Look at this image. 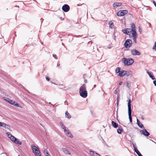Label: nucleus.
Wrapping results in <instances>:
<instances>
[{
	"instance_id": "1",
	"label": "nucleus",
	"mask_w": 156,
	"mask_h": 156,
	"mask_svg": "<svg viewBox=\"0 0 156 156\" xmlns=\"http://www.w3.org/2000/svg\"><path fill=\"white\" fill-rule=\"evenodd\" d=\"M31 147L33 152L36 156H41V154L40 151L37 147L32 144L31 145Z\"/></svg>"
},
{
	"instance_id": "2",
	"label": "nucleus",
	"mask_w": 156,
	"mask_h": 156,
	"mask_svg": "<svg viewBox=\"0 0 156 156\" xmlns=\"http://www.w3.org/2000/svg\"><path fill=\"white\" fill-rule=\"evenodd\" d=\"M131 101L129 99L128 101V113L129 117V119L130 122H132V118L131 116Z\"/></svg>"
},
{
	"instance_id": "3",
	"label": "nucleus",
	"mask_w": 156,
	"mask_h": 156,
	"mask_svg": "<svg viewBox=\"0 0 156 156\" xmlns=\"http://www.w3.org/2000/svg\"><path fill=\"white\" fill-rule=\"evenodd\" d=\"M122 61L125 65L129 66L132 65L134 62V60L130 58L128 59L127 58H123Z\"/></svg>"
},
{
	"instance_id": "4",
	"label": "nucleus",
	"mask_w": 156,
	"mask_h": 156,
	"mask_svg": "<svg viewBox=\"0 0 156 156\" xmlns=\"http://www.w3.org/2000/svg\"><path fill=\"white\" fill-rule=\"evenodd\" d=\"M122 31L124 34L129 35L130 36V37H132V35H131V34H132V35H133V33H134V32H136L135 30H134L132 29L131 28L125 29L122 30Z\"/></svg>"
},
{
	"instance_id": "5",
	"label": "nucleus",
	"mask_w": 156,
	"mask_h": 156,
	"mask_svg": "<svg viewBox=\"0 0 156 156\" xmlns=\"http://www.w3.org/2000/svg\"><path fill=\"white\" fill-rule=\"evenodd\" d=\"M124 45L126 48H129L132 45V42L130 39H127L124 43Z\"/></svg>"
},
{
	"instance_id": "6",
	"label": "nucleus",
	"mask_w": 156,
	"mask_h": 156,
	"mask_svg": "<svg viewBox=\"0 0 156 156\" xmlns=\"http://www.w3.org/2000/svg\"><path fill=\"white\" fill-rule=\"evenodd\" d=\"M128 12V11L126 10H120L117 13V15L119 16H121L126 14Z\"/></svg>"
},
{
	"instance_id": "7",
	"label": "nucleus",
	"mask_w": 156,
	"mask_h": 156,
	"mask_svg": "<svg viewBox=\"0 0 156 156\" xmlns=\"http://www.w3.org/2000/svg\"><path fill=\"white\" fill-rule=\"evenodd\" d=\"M129 75L130 73L128 71L125 70L121 71L120 73H119L118 74L119 76L122 77L125 75L128 76Z\"/></svg>"
},
{
	"instance_id": "8",
	"label": "nucleus",
	"mask_w": 156,
	"mask_h": 156,
	"mask_svg": "<svg viewBox=\"0 0 156 156\" xmlns=\"http://www.w3.org/2000/svg\"><path fill=\"white\" fill-rule=\"evenodd\" d=\"M62 9L64 12H66L69 10L70 7L68 5L65 4L62 6Z\"/></svg>"
},
{
	"instance_id": "9",
	"label": "nucleus",
	"mask_w": 156,
	"mask_h": 156,
	"mask_svg": "<svg viewBox=\"0 0 156 156\" xmlns=\"http://www.w3.org/2000/svg\"><path fill=\"white\" fill-rule=\"evenodd\" d=\"M140 132L141 134L146 136H148L150 135L149 133L145 129L141 130Z\"/></svg>"
},
{
	"instance_id": "10",
	"label": "nucleus",
	"mask_w": 156,
	"mask_h": 156,
	"mask_svg": "<svg viewBox=\"0 0 156 156\" xmlns=\"http://www.w3.org/2000/svg\"><path fill=\"white\" fill-rule=\"evenodd\" d=\"M80 96L83 98H86L87 95V91L86 90L80 92Z\"/></svg>"
},
{
	"instance_id": "11",
	"label": "nucleus",
	"mask_w": 156,
	"mask_h": 156,
	"mask_svg": "<svg viewBox=\"0 0 156 156\" xmlns=\"http://www.w3.org/2000/svg\"><path fill=\"white\" fill-rule=\"evenodd\" d=\"M0 126L4 128L5 129H9L10 128V126L5 123L0 122Z\"/></svg>"
},
{
	"instance_id": "12",
	"label": "nucleus",
	"mask_w": 156,
	"mask_h": 156,
	"mask_svg": "<svg viewBox=\"0 0 156 156\" xmlns=\"http://www.w3.org/2000/svg\"><path fill=\"white\" fill-rule=\"evenodd\" d=\"M132 54L133 55H140V53L136 49H133L131 50Z\"/></svg>"
},
{
	"instance_id": "13",
	"label": "nucleus",
	"mask_w": 156,
	"mask_h": 156,
	"mask_svg": "<svg viewBox=\"0 0 156 156\" xmlns=\"http://www.w3.org/2000/svg\"><path fill=\"white\" fill-rule=\"evenodd\" d=\"M86 84H83L82 86L80 87L79 90V92H81L82 91H84L86 90Z\"/></svg>"
},
{
	"instance_id": "14",
	"label": "nucleus",
	"mask_w": 156,
	"mask_h": 156,
	"mask_svg": "<svg viewBox=\"0 0 156 156\" xmlns=\"http://www.w3.org/2000/svg\"><path fill=\"white\" fill-rule=\"evenodd\" d=\"M133 33V35H132V36L133 37V40L135 43H136V38H137V34L136 32H134Z\"/></svg>"
},
{
	"instance_id": "15",
	"label": "nucleus",
	"mask_w": 156,
	"mask_h": 156,
	"mask_svg": "<svg viewBox=\"0 0 156 156\" xmlns=\"http://www.w3.org/2000/svg\"><path fill=\"white\" fill-rule=\"evenodd\" d=\"M137 124L138 126L140 128L144 129V125L140 122V121L138 119H137Z\"/></svg>"
},
{
	"instance_id": "16",
	"label": "nucleus",
	"mask_w": 156,
	"mask_h": 156,
	"mask_svg": "<svg viewBox=\"0 0 156 156\" xmlns=\"http://www.w3.org/2000/svg\"><path fill=\"white\" fill-rule=\"evenodd\" d=\"M90 154H92L93 156H100L96 152H94L93 151H90Z\"/></svg>"
},
{
	"instance_id": "17",
	"label": "nucleus",
	"mask_w": 156,
	"mask_h": 156,
	"mask_svg": "<svg viewBox=\"0 0 156 156\" xmlns=\"http://www.w3.org/2000/svg\"><path fill=\"white\" fill-rule=\"evenodd\" d=\"M62 149L63 151V152H64V153L66 154H69L70 155H71V153L69 152V151L66 148H62Z\"/></svg>"
},
{
	"instance_id": "18",
	"label": "nucleus",
	"mask_w": 156,
	"mask_h": 156,
	"mask_svg": "<svg viewBox=\"0 0 156 156\" xmlns=\"http://www.w3.org/2000/svg\"><path fill=\"white\" fill-rule=\"evenodd\" d=\"M65 133L68 137L70 138L73 137L72 134L70 132L69 130H67V132H66Z\"/></svg>"
},
{
	"instance_id": "19",
	"label": "nucleus",
	"mask_w": 156,
	"mask_h": 156,
	"mask_svg": "<svg viewBox=\"0 0 156 156\" xmlns=\"http://www.w3.org/2000/svg\"><path fill=\"white\" fill-rule=\"evenodd\" d=\"M121 3L119 2H116L114 3L113 4V6L114 7L116 8L117 7L120 6L121 5Z\"/></svg>"
},
{
	"instance_id": "20",
	"label": "nucleus",
	"mask_w": 156,
	"mask_h": 156,
	"mask_svg": "<svg viewBox=\"0 0 156 156\" xmlns=\"http://www.w3.org/2000/svg\"><path fill=\"white\" fill-rule=\"evenodd\" d=\"M9 138H10L11 140L14 142H15L16 141V140H17V138H15L14 136H13L12 135H11V136L10 137H9Z\"/></svg>"
},
{
	"instance_id": "21",
	"label": "nucleus",
	"mask_w": 156,
	"mask_h": 156,
	"mask_svg": "<svg viewBox=\"0 0 156 156\" xmlns=\"http://www.w3.org/2000/svg\"><path fill=\"white\" fill-rule=\"evenodd\" d=\"M112 125L114 128H117L118 126V124L114 121L112 122Z\"/></svg>"
},
{
	"instance_id": "22",
	"label": "nucleus",
	"mask_w": 156,
	"mask_h": 156,
	"mask_svg": "<svg viewBox=\"0 0 156 156\" xmlns=\"http://www.w3.org/2000/svg\"><path fill=\"white\" fill-rule=\"evenodd\" d=\"M147 73L149 75V77L151 78L152 80H154L155 79L154 76L152 75V74H151L150 72L149 71H147Z\"/></svg>"
},
{
	"instance_id": "23",
	"label": "nucleus",
	"mask_w": 156,
	"mask_h": 156,
	"mask_svg": "<svg viewBox=\"0 0 156 156\" xmlns=\"http://www.w3.org/2000/svg\"><path fill=\"white\" fill-rule=\"evenodd\" d=\"M65 116L66 117L69 118L70 119L71 118V116L70 115V114L68 113L67 111H66L65 113Z\"/></svg>"
},
{
	"instance_id": "24",
	"label": "nucleus",
	"mask_w": 156,
	"mask_h": 156,
	"mask_svg": "<svg viewBox=\"0 0 156 156\" xmlns=\"http://www.w3.org/2000/svg\"><path fill=\"white\" fill-rule=\"evenodd\" d=\"M109 27L111 28H113L114 27V25L112 21H110L109 23Z\"/></svg>"
},
{
	"instance_id": "25",
	"label": "nucleus",
	"mask_w": 156,
	"mask_h": 156,
	"mask_svg": "<svg viewBox=\"0 0 156 156\" xmlns=\"http://www.w3.org/2000/svg\"><path fill=\"white\" fill-rule=\"evenodd\" d=\"M126 83V87L128 88H129L130 87H131V84L130 82L129 81H128Z\"/></svg>"
},
{
	"instance_id": "26",
	"label": "nucleus",
	"mask_w": 156,
	"mask_h": 156,
	"mask_svg": "<svg viewBox=\"0 0 156 156\" xmlns=\"http://www.w3.org/2000/svg\"><path fill=\"white\" fill-rule=\"evenodd\" d=\"M14 142L17 144L20 145H21L22 144V143L21 142L17 139V140H16V141Z\"/></svg>"
},
{
	"instance_id": "27",
	"label": "nucleus",
	"mask_w": 156,
	"mask_h": 156,
	"mask_svg": "<svg viewBox=\"0 0 156 156\" xmlns=\"http://www.w3.org/2000/svg\"><path fill=\"white\" fill-rule=\"evenodd\" d=\"M121 71L120 70V68L119 67H118L116 68L115 72L116 73H120Z\"/></svg>"
},
{
	"instance_id": "28",
	"label": "nucleus",
	"mask_w": 156,
	"mask_h": 156,
	"mask_svg": "<svg viewBox=\"0 0 156 156\" xmlns=\"http://www.w3.org/2000/svg\"><path fill=\"white\" fill-rule=\"evenodd\" d=\"M122 130V128L120 129L119 127V128L117 130L118 133L119 134H121Z\"/></svg>"
},
{
	"instance_id": "29",
	"label": "nucleus",
	"mask_w": 156,
	"mask_h": 156,
	"mask_svg": "<svg viewBox=\"0 0 156 156\" xmlns=\"http://www.w3.org/2000/svg\"><path fill=\"white\" fill-rule=\"evenodd\" d=\"M135 24L134 23H132L131 24V29L134 30H135Z\"/></svg>"
},
{
	"instance_id": "30",
	"label": "nucleus",
	"mask_w": 156,
	"mask_h": 156,
	"mask_svg": "<svg viewBox=\"0 0 156 156\" xmlns=\"http://www.w3.org/2000/svg\"><path fill=\"white\" fill-rule=\"evenodd\" d=\"M135 151L136 153L138 156H143L138 149Z\"/></svg>"
},
{
	"instance_id": "31",
	"label": "nucleus",
	"mask_w": 156,
	"mask_h": 156,
	"mask_svg": "<svg viewBox=\"0 0 156 156\" xmlns=\"http://www.w3.org/2000/svg\"><path fill=\"white\" fill-rule=\"evenodd\" d=\"M133 146L134 148V151L137 150L136 148V144L135 143H133Z\"/></svg>"
},
{
	"instance_id": "32",
	"label": "nucleus",
	"mask_w": 156,
	"mask_h": 156,
	"mask_svg": "<svg viewBox=\"0 0 156 156\" xmlns=\"http://www.w3.org/2000/svg\"><path fill=\"white\" fill-rule=\"evenodd\" d=\"M9 101V103L12 105H14V104L15 103V102L14 101L11 100L10 99Z\"/></svg>"
},
{
	"instance_id": "33",
	"label": "nucleus",
	"mask_w": 156,
	"mask_h": 156,
	"mask_svg": "<svg viewBox=\"0 0 156 156\" xmlns=\"http://www.w3.org/2000/svg\"><path fill=\"white\" fill-rule=\"evenodd\" d=\"M4 99L7 102H8L9 103V101L10 100V99H9V98H5Z\"/></svg>"
},
{
	"instance_id": "34",
	"label": "nucleus",
	"mask_w": 156,
	"mask_h": 156,
	"mask_svg": "<svg viewBox=\"0 0 156 156\" xmlns=\"http://www.w3.org/2000/svg\"><path fill=\"white\" fill-rule=\"evenodd\" d=\"M6 134L8 136L9 138V137H10V136H11V135H12L9 132H7V133H6Z\"/></svg>"
},
{
	"instance_id": "35",
	"label": "nucleus",
	"mask_w": 156,
	"mask_h": 156,
	"mask_svg": "<svg viewBox=\"0 0 156 156\" xmlns=\"http://www.w3.org/2000/svg\"><path fill=\"white\" fill-rule=\"evenodd\" d=\"M153 49H156V41L154 45L153 46Z\"/></svg>"
},
{
	"instance_id": "36",
	"label": "nucleus",
	"mask_w": 156,
	"mask_h": 156,
	"mask_svg": "<svg viewBox=\"0 0 156 156\" xmlns=\"http://www.w3.org/2000/svg\"><path fill=\"white\" fill-rule=\"evenodd\" d=\"M53 57H54L55 59H57L58 58V57H57V56H56V55H55V54H53Z\"/></svg>"
},
{
	"instance_id": "37",
	"label": "nucleus",
	"mask_w": 156,
	"mask_h": 156,
	"mask_svg": "<svg viewBox=\"0 0 156 156\" xmlns=\"http://www.w3.org/2000/svg\"><path fill=\"white\" fill-rule=\"evenodd\" d=\"M119 94L118 95V96H117V104L118 105V102H119Z\"/></svg>"
},
{
	"instance_id": "38",
	"label": "nucleus",
	"mask_w": 156,
	"mask_h": 156,
	"mask_svg": "<svg viewBox=\"0 0 156 156\" xmlns=\"http://www.w3.org/2000/svg\"><path fill=\"white\" fill-rule=\"evenodd\" d=\"M14 105V106H16V107H19V104H18L17 103H15L14 104V105Z\"/></svg>"
},
{
	"instance_id": "39",
	"label": "nucleus",
	"mask_w": 156,
	"mask_h": 156,
	"mask_svg": "<svg viewBox=\"0 0 156 156\" xmlns=\"http://www.w3.org/2000/svg\"><path fill=\"white\" fill-rule=\"evenodd\" d=\"M64 128L63 129H64V132H65V133H66V132H67V131L68 130H67L66 129V128L65 127V126H64Z\"/></svg>"
},
{
	"instance_id": "40",
	"label": "nucleus",
	"mask_w": 156,
	"mask_h": 156,
	"mask_svg": "<svg viewBox=\"0 0 156 156\" xmlns=\"http://www.w3.org/2000/svg\"><path fill=\"white\" fill-rule=\"evenodd\" d=\"M46 80L48 81H49L50 80V79L48 77H46Z\"/></svg>"
},
{
	"instance_id": "41",
	"label": "nucleus",
	"mask_w": 156,
	"mask_h": 156,
	"mask_svg": "<svg viewBox=\"0 0 156 156\" xmlns=\"http://www.w3.org/2000/svg\"><path fill=\"white\" fill-rule=\"evenodd\" d=\"M153 83L154 84V85L156 86V80H154L153 81Z\"/></svg>"
},
{
	"instance_id": "42",
	"label": "nucleus",
	"mask_w": 156,
	"mask_h": 156,
	"mask_svg": "<svg viewBox=\"0 0 156 156\" xmlns=\"http://www.w3.org/2000/svg\"><path fill=\"white\" fill-rule=\"evenodd\" d=\"M153 3L154 5L156 7V2L154 1H153Z\"/></svg>"
},
{
	"instance_id": "43",
	"label": "nucleus",
	"mask_w": 156,
	"mask_h": 156,
	"mask_svg": "<svg viewBox=\"0 0 156 156\" xmlns=\"http://www.w3.org/2000/svg\"><path fill=\"white\" fill-rule=\"evenodd\" d=\"M60 66L59 62H58L57 64V66Z\"/></svg>"
},
{
	"instance_id": "44",
	"label": "nucleus",
	"mask_w": 156,
	"mask_h": 156,
	"mask_svg": "<svg viewBox=\"0 0 156 156\" xmlns=\"http://www.w3.org/2000/svg\"><path fill=\"white\" fill-rule=\"evenodd\" d=\"M114 93L115 94H117L118 92L117 90H115Z\"/></svg>"
},
{
	"instance_id": "45",
	"label": "nucleus",
	"mask_w": 156,
	"mask_h": 156,
	"mask_svg": "<svg viewBox=\"0 0 156 156\" xmlns=\"http://www.w3.org/2000/svg\"><path fill=\"white\" fill-rule=\"evenodd\" d=\"M139 31L140 32V33H141V31H142V30H141V29H140V28H139Z\"/></svg>"
},
{
	"instance_id": "46",
	"label": "nucleus",
	"mask_w": 156,
	"mask_h": 156,
	"mask_svg": "<svg viewBox=\"0 0 156 156\" xmlns=\"http://www.w3.org/2000/svg\"><path fill=\"white\" fill-rule=\"evenodd\" d=\"M64 126H65L64 125H63V124H62V129H63V128H64Z\"/></svg>"
},
{
	"instance_id": "47",
	"label": "nucleus",
	"mask_w": 156,
	"mask_h": 156,
	"mask_svg": "<svg viewBox=\"0 0 156 156\" xmlns=\"http://www.w3.org/2000/svg\"><path fill=\"white\" fill-rule=\"evenodd\" d=\"M122 82H120L119 83V85H122Z\"/></svg>"
},
{
	"instance_id": "48",
	"label": "nucleus",
	"mask_w": 156,
	"mask_h": 156,
	"mask_svg": "<svg viewBox=\"0 0 156 156\" xmlns=\"http://www.w3.org/2000/svg\"><path fill=\"white\" fill-rule=\"evenodd\" d=\"M60 19L62 20H64V18H62V17H61L60 18Z\"/></svg>"
},
{
	"instance_id": "49",
	"label": "nucleus",
	"mask_w": 156,
	"mask_h": 156,
	"mask_svg": "<svg viewBox=\"0 0 156 156\" xmlns=\"http://www.w3.org/2000/svg\"><path fill=\"white\" fill-rule=\"evenodd\" d=\"M84 82V83H87V80H85Z\"/></svg>"
},
{
	"instance_id": "50",
	"label": "nucleus",
	"mask_w": 156,
	"mask_h": 156,
	"mask_svg": "<svg viewBox=\"0 0 156 156\" xmlns=\"http://www.w3.org/2000/svg\"><path fill=\"white\" fill-rule=\"evenodd\" d=\"M60 124L61 125H62V124H63L62 122H60Z\"/></svg>"
},
{
	"instance_id": "51",
	"label": "nucleus",
	"mask_w": 156,
	"mask_h": 156,
	"mask_svg": "<svg viewBox=\"0 0 156 156\" xmlns=\"http://www.w3.org/2000/svg\"><path fill=\"white\" fill-rule=\"evenodd\" d=\"M141 119L144 120V118L142 116L141 118Z\"/></svg>"
},
{
	"instance_id": "52",
	"label": "nucleus",
	"mask_w": 156,
	"mask_h": 156,
	"mask_svg": "<svg viewBox=\"0 0 156 156\" xmlns=\"http://www.w3.org/2000/svg\"><path fill=\"white\" fill-rule=\"evenodd\" d=\"M116 38V37L115 36L114 37V39L115 40Z\"/></svg>"
},
{
	"instance_id": "53",
	"label": "nucleus",
	"mask_w": 156,
	"mask_h": 156,
	"mask_svg": "<svg viewBox=\"0 0 156 156\" xmlns=\"http://www.w3.org/2000/svg\"><path fill=\"white\" fill-rule=\"evenodd\" d=\"M45 155L46 156V155H47V154H46V152H45Z\"/></svg>"
},
{
	"instance_id": "54",
	"label": "nucleus",
	"mask_w": 156,
	"mask_h": 156,
	"mask_svg": "<svg viewBox=\"0 0 156 156\" xmlns=\"http://www.w3.org/2000/svg\"><path fill=\"white\" fill-rule=\"evenodd\" d=\"M59 37H60V38H61V36H59Z\"/></svg>"
},
{
	"instance_id": "55",
	"label": "nucleus",
	"mask_w": 156,
	"mask_h": 156,
	"mask_svg": "<svg viewBox=\"0 0 156 156\" xmlns=\"http://www.w3.org/2000/svg\"><path fill=\"white\" fill-rule=\"evenodd\" d=\"M95 86H96V85H94V87H95Z\"/></svg>"
},
{
	"instance_id": "56",
	"label": "nucleus",
	"mask_w": 156,
	"mask_h": 156,
	"mask_svg": "<svg viewBox=\"0 0 156 156\" xmlns=\"http://www.w3.org/2000/svg\"><path fill=\"white\" fill-rule=\"evenodd\" d=\"M66 101H65V103H66Z\"/></svg>"
},
{
	"instance_id": "57",
	"label": "nucleus",
	"mask_w": 156,
	"mask_h": 156,
	"mask_svg": "<svg viewBox=\"0 0 156 156\" xmlns=\"http://www.w3.org/2000/svg\"><path fill=\"white\" fill-rule=\"evenodd\" d=\"M62 44L63 45H64V44H63V43H62Z\"/></svg>"
},
{
	"instance_id": "58",
	"label": "nucleus",
	"mask_w": 156,
	"mask_h": 156,
	"mask_svg": "<svg viewBox=\"0 0 156 156\" xmlns=\"http://www.w3.org/2000/svg\"><path fill=\"white\" fill-rule=\"evenodd\" d=\"M105 156H108V155H106Z\"/></svg>"
}]
</instances>
